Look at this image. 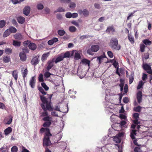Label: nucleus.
Returning a JSON list of instances; mask_svg holds the SVG:
<instances>
[{"mask_svg": "<svg viewBox=\"0 0 152 152\" xmlns=\"http://www.w3.org/2000/svg\"><path fill=\"white\" fill-rule=\"evenodd\" d=\"M53 94H48L47 97L43 95L40 96V99L42 102L41 107L44 111L41 113V116L44 117L42 120L45 122L42 125L44 127H49L51 125L52 118L51 117L48 116V113L47 110L52 111L53 110V107L51 106V99Z\"/></svg>", "mask_w": 152, "mask_h": 152, "instance_id": "obj_1", "label": "nucleus"}, {"mask_svg": "<svg viewBox=\"0 0 152 152\" xmlns=\"http://www.w3.org/2000/svg\"><path fill=\"white\" fill-rule=\"evenodd\" d=\"M40 133H42L45 132L44 138L43 140V146H48L51 144V141L50 140V137L52 136L50 133V129L48 127H42L39 130Z\"/></svg>", "mask_w": 152, "mask_h": 152, "instance_id": "obj_2", "label": "nucleus"}, {"mask_svg": "<svg viewBox=\"0 0 152 152\" xmlns=\"http://www.w3.org/2000/svg\"><path fill=\"white\" fill-rule=\"evenodd\" d=\"M110 46L113 50H119L121 48V45L118 44V40L116 37H112L110 40Z\"/></svg>", "mask_w": 152, "mask_h": 152, "instance_id": "obj_3", "label": "nucleus"}, {"mask_svg": "<svg viewBox=\"0 0 152 152\" xmlns=\"http://www.w3.org/2000/svg\"><path fill=\"white\" fill-rule=\"evenodd\" d=\"M99 46L97 45H93L90 49H88L87 50L88 54L89 55H92V52H96L98 51L99 49Z\"/></svg>", "mask_w": 152, "mask_h": 152, "instance_id": "obj_4", "label": "nucleus"}, {"mask_svg": "<svg viewBox=\"0 0 152 152\" xmlns=\"http://www.w3.org/2000/svg\"><path fill=\"white\" fill-rule=\"evenodd\" d=\"M66 57V52L63 55H61L57 57L56 59L55 60H54V62L56 64L57 63L62 61L64 58Z\"/></svg>", "mask_w": 152, "mask_h": 152, "instance_id": "obj_5", "label": "nucleus"}, {"mask_svg": "<svg viewBox=\"0 0 152 152\" xmlns=\"http://www.w3.org/2000/svg\"><path fill=\"white\" fill-rule=\"evenodd\" d=\"M78 12L80 15H81L83 14L85 17H87L89 15V12L86 9H83V10H78Z\"/></svg>", "mask_w": 152, "mask_h": 152, "instance_id": "obj_6", "label": "nucleus"}, {"mask_svg": "<svg viewBox=\"0 0 152 152\" xmlns=\"http://www.w3.org/2000/svg\"><path fill=\"white\" fill-rule=\"evenodd\" d=\"M54 59L51 60H50L48 61V66L46 68L47 70L49 71L50 69L53 66V62H54Z\"/></svg>", "mask_w": 152, "mask_h": 152, "instance_id": "obj_7", "label": "nucleus"}, {"mask_svg": "<svg viewBox=\"0 0 152 152\" xmlns=\"http://www.w3.org/2000/svg\"><path fill=\"white\" fill-rule=\"evenodd\" d=\"M21 72L23 79L24 80L25 77L28 75V72L27 67H26L25 69L24 67L22 68L21 70Z\"/></svg>", "mask_w": 152, "mask_h": 152, "instance_id": "obj_8", "label": "nucleus"}, {"mask_svg": "<svg viewBox=\"0 0 152 152\" xmlns=\"http://www.w3.org/2000/svg\"><path fill=\"white\" fill-rule=\"evenodd\" d=\"M31 10L30 7L29 6H26L23 11V13L26 16H28Z\"/></svg>", "mask_w": 152, "mask_h": 152, "instance_id": "obj_9", "label": "nucleus"}, {"mask_svg": "<svg viewBox=\"0 0 152 152\" xmlns=\"http://www.w3.org/2000/svg\"><path fill=\"white\" fill-rule=\"evenodd\" d=\"M35 81L36 78L35 76L32 77L29 82L31 88L34 87L36 83Z\"/></svg>", "mask_w": 152, "mask_h": 152, "instance_id": "obj_10", "label": "nucleus"}, {"mask_svg": "<svg viewBox=\"0 0 152 152\" xmlns=\"http://www.w3.org/2000/svg\"><path fill=\"white\" fill-rule=\"evenodd\" d=\"M39 56H36L31 61V64L33 65H36L39 63V60L38 59Z\"/></svg>", "mask_w": 152, "mask_h": 152, "instance_id": "obj_11", "label": "nucleus"}, {"mask_svg": "<svg viewBox=\"0 0 152 152\" xmlns=\"http://www.w3.org/2000/svg\"><path fill=\"white\" fill-rule=\"evenodd\" d=\"M142 92L141 91H139L137 94V102L139 103H140V102H141L142 100Z\"/></svg>", "mask_w": 152, "mask_h": 152, "instance_id": "obj_12", "label": "nucleus"}, {"mask_svg": "<svg viewBox=\"0 0 152 152\" xmlns=\"http://www.w3.org/2000/svg\"><path fill=\"white\" fill-rule=\"evenodd\" d=\"M30 43V41L28 40L25 41L23 42V45L25 47L24 48H23V50L25 51L26 53L28 52V50L26 46H27L28 45H29Z\"/></svg>", "mask_w": 152, "mask_h": 152, "instance_id": "obj_13", "label": "nucleus"}, {"mask_svg": "<svg viewBox=\"0 0 152 152\" xmlns=\"http://www.w3.org/2000/svg\"><path fill=\"white\" fill-rule=\"evenodd\" d=\"M19 56L21 60L22 61H26V54L24 52H21L19 54Z\"/></svg>", "mask_w": 152, "mask_h": 152, "instance_id": "obj_14", "label": "nucleus"}, {"mask_svg": "<svg viewBox=\"0 0 152 152\" xmlns=\"http://www.w3.org/2000/svg\"><path fill=\"white\" fill-rule=\"evenodd\" d=\"M142 67L143 69L145 71L149 70L150 69H151V67L150 65H149L147 64L143 63L142 65Z\"/></svg>", "mask_w": 152, "mask_h": 152, "instance_id": "obj_15", "label": "nucleus"}, {"mask_svg": "<svg viewBox=\"0 0 152 152\" xmlns=\"http://www.w3.org/2000/svg\"><path fill=\"white\" fill-rule=\"evenodd\" d=\"M28 47L30 49L33 50H35L37 48L36 45L35 43L32 42H30L29 44Z\"/></svg>", "mask_w": 152, "mask_h": 152, "instance_id": "obj_16", "label": "nucleus"}, {"mask_svg": "<svg viewBox=\"0 0 152 152\" xmlns=\"http://www.w3.org/2000/svg\"><path fill=\"white\" fill-rule=\"evenodd\" d=\"M136 130H132L130 132V137L132 140L135 139V135H136L137 133L136 132Z\"/></svg>", "mask_w": 152, "mask_h": 152, "instance_id": "obj_17", "label": "nucleus"}, {"mask_svg": "<svg viewBox=\"0 0 152 152\" xmlns=\"http://www.w3.org/2000/svg\"><path fill=\"white\" fill-rule=\"evenodd\" d=\"M58 41V39L57 38L55 37L52 39L49 40L48 42V44L49 45H52L54 43L57 42Z\"/></svg>", "mask_w": 152, "mask_h": 152, "instance_id": "obj_18", "label": "nucleus"}, {"mask_svg": "<svg viewBox=\"0 0 152 152\" xmlns=\"http://www.w3.org/2000/svg\"><path fill=\"white\" fill-rule=\"evenodd\" d=\"M15 39L20 40L23 39L22 35L20 34H16L14 35Z\"/></svg>", "mask_w": 152, "mask_h": 152, "instance_id": "obj_19", "label": "nucleus"}, {"mask_svg": "<svg viewBox=\"0 0 152 152\" xmlns=\"http://www.w3.org/2000/svg\"><path fill=\"white\" fill-rule=\"evenodd\" d=\"M17 20L19 23L23 24L25 22V18L23 17H19L18 18Z\"/></svg>", "mask_w": 152, "mask_h": 152, "instance_id": "obj_20", "label": "nucleus"}, {"mask_svg": "<svg viewBox=\"0 0 152 152\" xmlns=\"http://www.w3.org/2000/svg\"><path fill=\"white\" fill-rule=\"evenodd\" d=\"M142 42L146 46L150 45L152 44V42L148 39L143 40Z\"/></svg>", "mask_w": 152, "mask_h": 152, "instance_id": "obj_21", "label": "nucleus"}, {"mask_svg": "<svg viewBox=\"0 0 152 152\" xmlns=\"http://www.w3.org/2000/svg\"><path fill=\"white\" fill-rule=\"evenodd\" d=\"M12 131V128L11 127H8L4 130V132L5 135H7L11 133Z\"/></svg>", "mask_w": 152, "mask_h": 152, "instance_id": "obj_22", "label": "nucleus"}, {"mask_svg": "<svg viewBox=\"0 0 152 152\" xmlns=\"http://www.w3.org/2000/svg\"><path fill=\"white\" fill-rule=\"evenodd\" d=\"M82 63L85 64L86 65H88L89 66H90V61L89 60L86 58H84L82 60Z\"/></svg>", "mask_w": 152, "mask_h": 152, "instance_id": "obj_23", "label": "nucleus"}, {"mask_svg": "<svg viewBox=\"0 0 152 152\" xmlns=\"http://www.w3.org/2000/svg\"><path fill=\"white\" fill-rule=\"evenodd\" d=\"M115 31V30L114 28L112 26H109L108 27L106 31V32L108 33H109L110 32H113Z\"/></svg>", "mask_w": 152, "mask_h": 152, "instance_id": "obj_24", "label": "nucleus"}, {"mask_svg": "<svg viewBox=\"0 0 152 152\" xmlns=\"http://www.w3.org/2000/svg\"><path fill=\"white\" fill-rule=\"evenodd\" d=\"M12 76L14 77L15 80H17L18 77V73L17 70L13 71L12 73Z\"/></svg>", "mask_w": 152, "mask_h": 152, "instance_id": "obj_25", "label": "nucleus"}, {"mask_svg": "<svg viewBox=\"0 0 152 152\" xmlns=\"http://www.w3.org/2000/svg\"><path fill=\"white\" fill-rule=\"evenodd\" d=\"M12 44L15 47H20L21 45V42L13 40V41Z\"/></svg>", "mask_w": 152, "mask_h": 152, "instance_id": "obj_26", "label": "nucleus"}, {"mask_svg": "<svg viewBox=\"0 0 152 152\" xmlns=\"http://www.w3.org/2000/svg\"><path fill=\"white\" fill-rule=\"evenodd\" d=\"M69 95L71 97L73 98V96H74V95L76 93V91H74L73 90H69L68 91Z\"/></svg>", "mask_w": 152, "mask_h": 152, "instance_id": "obj_27", "label": "nucleus"}, {"mask_svg": "<svg viewBox=\"0 0 152 152\" xmlns=\"http://www.w3.org/2000/svg\"><path fill=\"white\" fill-rule=\"evenodd\" d=\"M8 30L10 32V33H15L17 31L16 29L13 26L10 27L8 29Z\"/></svg>", "mask_w": 152, "mask_h": 152, "instance_id": "obj_28", "label": "nucleus"}, {"mask_svg": "<svg viewBox=\"0 0 152 152\" xmlns=\"http://www.w3.org/2000/svg\"><path fill=\"white\" fill-rule=\"evenodd\" d=\"M146 46L144 44H141L140 45V51L141 52H144L145 50Z\"/></svg>", "mask_w": 152, "mask_h": 152, "instance_id": "obj_29", "label": "nucleus"}, {"mask_svg": "<svg viewBox=\"0 0 152 152\" xmlns=\"http://www.w3.org/2000/svg\"><path fill=\"white\" fill-rule=\"evenodd\" d=\"M134 74H132L129 76V83L131 84L133 82L134 80Z\"/></svg>", "mask_w": 152, "mask_h": 152, "instance_id": "obj_30", "label": "nucleus"}, {"mask_svg": "<svg viewBox=\"0 0 152 152\" xmlns=\"http://www.w3.org/2000/svg\"><path fill=\"white\" fill-rule=\"evenodd\" d=\"M128 38L129 41L132 43L133 44L134 42V39L133 37H132L131 35L129 34L128 36Z\"/></svg>", "mask_w": 152, "mask_h": 152, "instance_id": "obj_31", "label": "nucleus"}, {"mask_svg": "<svg viewBox=\"0 0 152 152\" xmlns=\"http://www.w3.org/2000/svg\"><path fill=\"white\" fill-rule=\"evenodd\" d=\"M3 60L4 62L7 63L10 61V58L9 56H5L3 57Z\"/></svg>", "mask_w": 152, "mask_h": 152, "instance_id": "obj_32", "label": "nucleus"}, {"mask_svg": "<svg viewBox=\"0 0 152 152\" xmlns=\"http://www.w3.org/2000/svg\"><path fill=\"white\" fill-rule=\"evenodd\" d=\"M5 52L6 54H9L12 53V50L10 48H7L5 49Z\"/></svg>", "mask_w": 152, "mask_h": 152, "instance_id": "obj_33", "label": "nucleus"}, {"mask_svg": "<svg viewBox=\"0 0 152 152\" xmlns=\"http://www.w3.org/2000/svg\"><path fill=\"white\" fill-rule=\"evenodd\" d=\"M10 34V32L8 29H7L4 32L3 35V37H6L9 35Z\"/></svg>", "mask_w": 152, "mask_h": 152, "instance_id": "obj_34", "label": "nucleus"}, {"mask_svg": "<svg viewBox=\"0 0 152 152\" xmlns=\"http://www.w3.org/2000/svg\"><path fill=\"white\" fill-rule=\"evenodd\" d=\"M142 107L140 106L134 107L133 110L136 112H140L141 110Z\"/></svg>", "mask_w": 152, "mask_h": 152, "instance_id": "obj_35", "label": "nucleus"}, {"mask_svg": "<svg viewBox=\"0 0 152 152\" xmlns=\"http://www.w3.org/2000/svg\"><path fill=\"white\" fill-rule=\"evenodd\" d=\"M48 53L44 54L42 56L41 60L42 61H45L48 57Z\"/></svg>", "mask_w": 152, "mask_h": 152, "instance_id": "obj_36", "label": "nucleus"}, {"mask_svg": "<svg viewBox=\"0 0 152 152\" xmlns=\"http://www.w3.org/2000/svg\"><path fill=\"white\" fill-rule=\"evenodd\" d=\"M77 30V28L74 26H71L69 28V31L71 32H75Z\"/></svg>", "mask_w": 152, "mask_h": 152, "instance_id": "obj_37", "label": "nucleus"}, {"mask_svg": "<svg viewBox=\"0 0 152 152\" xmlns=\"http://www.w3.org/2000/svg\"><path fill=\"white\" fill-rule=\"evenodd\" d=\"M69 6L71 9H73L75 7L76 4L74 2H70L69 5Z\"/></svg>", "mask_w": 152, "mask_h": 152, "instance_id": "obj_38", "label": "nucleus"}, {"mask_svg": "<svg viewBox=\"0 0 152 152\" xmlns=\"http://www.w3.org/2000/svg\"><path fill=\"white\" fill-rule=\"evenodd\" d=\"M74 58L76 60H78L80 59L81 57L80 54L78 52L75 53Z\"/></svg>", "mask_w": 152, "mask_h": 152, "instance_id": "obj_39", "label": "nucleus"}, {"mask_svg": "<svg viewBox=\"0 0 152 152\" xmlns=\"http://www.w3.org/2000/svg\"><path fill=\"white\" fill-rule=\"evenodd\" d=\"M41 86L45 91H47L48 90L49 87L46 85L45 83H41Z\"/></svg>", "mask_w": 152, "mask_h": 152, "instance_id": "obj_40", "label": "nucleus"}, {"mask_svg": "<svg viewBox=\"0 0 152 152\" xmlns=\"http://www.w3.org/2000/svg\"><path fill=\"white\" fill-rule=\"evenodd\" d=\"M135 152H142V151L140 147H136L134 149Z\"/></svg>", "mask_w": 152, "mask_h": 152, "instance_id": "obj_41", "label": "nucleus"}, {"mask_svg": "<svg viewBox=\"0 0 152 152\" xmlns=\"http://www.w3.org/2000/svg\"><path fill=\"white\" fill-rule=\"evenodd\" d=\"M6 24V22L4 20H1L0 21V28H3Z\"/></svg>", "mask_w": 152, "mask_h": 152, "instance_id": "obj_42", "label": "nucleus"}, {"mask_svg": "<svg viewBox=\"0 0 152 152\" xmlns=\"http://www.w3.org/2000/svg\"><path fill=\"white\" fill-rule=\"evenodd\" d=\"M38 90L43 95H46V92H45L44 89L41 87H38Z\"/></svg>", "mask_w": 152, "mask_h": 152, "instance_id": "obj_43", "label": "nucleus"}, {"mask_svg": "<svg viewBox=\"0 0 152 152\" xmlns=\"http://www.w3.org/2000/svg\"><path fill=\"white\" fill-rule=\"evenodd\" d=\"M58 33L59 35L63 36L65 32L63 30H58Z\"/></svg>", "mask_w": 152, "mask_h": 152, "instance_id": "obj_44", "label": "nucleus"}, {"mask_svg": "<svg viewBox=\"0 0 152 152\" xmlns=\"http://www.w3.org/2000/svg\"><path fill=\"white\" fill-rule=\"evenodd\" d=\"M143 84V82L141 80L140 81L139 84L137 87V89H139L141 88Z\"/></svg>", "mask_w": 152, "mask_h": 152, "instance_id": "obj_45", "label": "nucleus"}, {"mask_svg": "<svg viewBox=\"0 0 152 152\" xmlns=\"http://www.w3.org/2000/svg\"><path fill=\"white\" fill-rule=\"evenodd\" d=\"M37 8L38 10H41L44 8V6L41 4H38L37 6Z\"/></svg>", "mask_w": 152, "mask_h": 152, "instance_id": "obj_46", "label": "nucleus"}, {"mask_svg": "<svg viewBox=\"0 0 152 152\" xmlns=\"http://www.w3.org/2000/svg\"><path fill=\"white\" fill-rule=\"evenodd\" d=\"M39 81L40 82H42L44 81V80L43 77V75L42 74H39L38 77Z\"/></svg>", "mask_w": 152, "mask_h": 152, "instance_id": "obj_47", "label": "nucleus"}, {"mask_svg": "<svg viewBox=\"0 0 152 152\" xmlns=\"http://www.w3.org/2000/svg\"><path fill=\"white\" fill-rule=\"evenodd\" d=\"M104 58V57L103 55H101V56L98 57L97 58V61H99V63L100 64L101 63V61L102 60H103V58Z\"/></svg>", "mask_w": 152, "mask_h": 152, "instance_id": "obj_48", "label": "nucleus"}, {"mask_svg": "<svg viewBox=\"0 0 152 152\" xmlns=\"http://www.w3.org/2000/svg\"><path fill=\"white\" fill-rule=\"evenodd\" d=\"M107 55L108 56L111 58H112L113 57V53L111 51H109L107 52Z\"/></svg>", "mask_w": 152, "mask_h": 152, "instance_id": "obj_49", "label": "nucleus"}, {"mask_svg": "<svg viewBox=\"0 0 152 152\" xmlns=\"http://www.w3.org/2000/svg\"><path fill=\"white\" fill-rule=\"evenodd\" d=\"M12 152H17L18 151V148L16 146L12 147L11 149Z\"/></svg>", "mask_w": 152, "mask_h": 152, "instance_id": "obj_50", "label": "nucleus"}, {"mask_svg": "<svg viewBox=\"0 0 152 152\" xmlns=\"http://www.w3.org/2000/svg\"><path fill=\"white\" fill-rule=\"evenodd\" d=\"M51 75L52 74L49 72H47L45 73L44 75L46 78H48L50 77V75Z\"/></svg>", "mask_w": 152, "mask_h": 152, "instance_id": "obj_51", "label": "nucleus"}, {"mask_svg": "<svg viewBox=\"0 0 152 152\" xmlns=\"http://www.w3.org/2000/svg\"><path fill=\"white\" fill-rule=\"evenodd\" d=\"M139 114L137 113H134L133 115V118L135 119H138L139 118Z\"/></svg>", "mask_w": 152, "mask_h": 152, "instance_id": "obj_52", "label": "nucleus"}, {"mask_svg": "<svg viewBox=\"0 0 152 152\" xmlns=\"http://www.w3.org/2000/svg\"><path fill=\"white\" fill-rule=\"evenodd\" d=\"M71 23L73 25H74L77 27H79V25L78 23L75 20H73L72 21Z\"/></svg>", "mask_w": 152, "mask_h": 152, "instance_id": "obj_53", "label": "nucleus"}, {"mask_svg": "<svg viewBox=\"0 0 152 152\" xmlns=\"http://www.w3.org/2000/svg\"><path fill=\"white\" fill-rule=\"evenodd\" d=\"M133 122L134 124L137 125H138L140 123V121H139L137 119L133 120Z\"/></svg>", "mask_w": 152, "mask_h": 152, "instance_id": "obj_54", "label": "nucleus"}, {"mask_svg": "<svg viewBox=\"0 0 152 152\" xmlns=\"http://www.w3.org/2000/svg\"><path fill=\"white\" fill-rule=\"evenodd\" d=\"M147 78V75L145 73H143L142 79L143 80L145 81Z\"/></svg>", "mask_w": 152, "mask_h": 152, "instance_id": "obj_55", "label": "nucleus"}, {"mask_svg": "<svg viewBox=\"0 0 152 152\" xmlns=\"http://www.w3.org/2000/svg\"><path fill=\"white\" fill-rule=\"evenodd\" d=\"M64 9H63L61 7H59L58 8L57 10L55 11V12H64Z\"/></svg>", "mask_w": 152, "mask_h": 152, "instance_id": "obj_56", "label": "nucleus"}, {"mask_svg": "<svg viewBox=\"0 0 152 152\" xmlns=\"http://www.w3.org/2000/svg\"><path fill=\"white\" fill-rule=\"evenodd\" d=\"M120 84L119 85L120 87H124V80L121 79L120 80Z\"/></svg>", "mask_w": 152, "mask_h": 152, "instance_id": "obj_57", "label": "nucleus"}, {"mask_svg": "<svg viewBox=\"0 0 152 152\" xmlns=\"http://www.w3.org/2000/svg\"><path fill=\"white\" fill-rule=\"evenodd\" d=\"M129 101L128 98L127 97H125L123 98V102L125 103H127Z\"/></svg>", "mask_w": 152, "mask_h": 152, "instance_id": "obj_58", "label": "nucleus"}, {"mask_svg": "<svg viewBox=\"0 0 152 152\" xmlns=\"http://www.w3.org/2000/svg\"><path fill=\"white\" fill-rule=\"evenodd\" d=\"M121 105H122L121 109L119 110V113H123L124 112V107L123 105V104H121Z\"/></svg>", "mask_w": 152, "mask_h": 152, "instance_id": "obj_59", "label": "nucleus"}, {"mask_svg": "<svg viewBox=\"0 0 152 152\" xmlns=\"http://www.w3.org/2000/svg\"><path fill=\"white\" fill-rule=\"evenodd\" d=\"M94 6L95 8L97 9H100L101 8L100 5L99 4L97 3H95L94 4Z\"/></svg>", "mask_w": 152, "mask_h": 152, "instance_id": "obj_60", "label": "nucleus"}, {"mask_svg": "<svg viewBox=\"0 0 152 152\" xmlns=\"http://www.w3.org/2000/svg\"><path fill=\"white\" fill-rule=\"evenodd\" d=\"M128 91V86L127 84L125 85L124 89V91L125 93H126Z\"/></svg>", "mask_w": 152, "mask_h": 152, "instance_id": "obj_61", "label": "nucleus"}, {"mask_svg": "<svg viewBox=\"0 0 152 152\" xmlns=\"http://www.w3.org/2000/svg\"><path fill=\"white\" fill-rule=\"evenodd\" d=\"M78 16V14L77 13H74L72 14V17L73 18H77Z\"/></svg>", "mask_w": 152, "mask_h": 152, "instance_id": "obj_62", "label": "nucleus"}, {"mask_svg": "<svg viewBox=\"0 0 152 152\" xmlns=\"http://www.w3.org/2000/svg\"><path fill=\"white\" fill-rule=\"evenodd\" d=\"M22 152H29V151L26 148L24 147L23 146Z\"/></svg>", "mask_w": 152, "mask_h": 152, "instance_id": "obj_63", "label": "nucleus"}, {"mask_svg": "<svg viewBox=\"0 0 152 152\" xmlns=\"http://www.w3.org/2000/svg\"><path fill=\"white\" fill-rule=\"evenodd\" d=\"M0 108L2 109H4L5 108V106L3 103L0 102Z\"/></svg>", "mask_w": 152, "mask_h": 152, "instance_id": "obj_64", "label": "nucleus"}]
</instances>
